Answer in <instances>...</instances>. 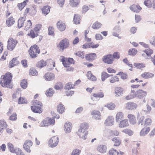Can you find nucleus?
Here are the masks:
<instances>
[{
  "instance_id": "1",
  "label": "nucleus",
  "mask_w": 155,
  "mask_h": 155,
  "mask_svg": "<svg viewBox=\"0 0 155 155\" xmlns=\"http://www.w3.org/2000/svg\"><path fill=\"white\" fill-rule=\"evenodd\" d=\"M12 77V74L10 72H7L5 74L2 75L0 82L1 85L5 87H9Z\"/></svg>"
},
{
  "instance_id": "2",
  "label": "nucleus",
  "mask_w": 155,
  "mask_h": 155,
  "mask_svg": "<svg viewBox=\"0 0 155 155\" xmlns=\"http://www.w3.org/2000/svg\"><path fill=\"white\" fill-rule=\"evenodd\" d=\"M58 119L59 116L53 117L52 118L49 117H47L43 120L40 123V126L41 127H48L50 125H54L55 124V118Z\"/></svg>"
},
{
  "instance_id": "3",
  "label": "nucleus",
  "mask_w": 155,
  "mask_h": 155,
  "mask_svg": "<svg viewBox=\"0 0 155 155\" xmlns=\"http://www.w3.org/2000/svg\"><path fill=\"white\" fill-rule=\"evenodd\" d=\"M39 48L36 45H34L31 46L28 50L29 54L31 58H36L40 53Z\"/></svg>"
},
{
  "instance_id": "4",
  "label": "nucleus",
  "mask_w": 155,
  "mask_h": 155,
  "mask_svg": "<svg viewBox=\"0 0 155 155\" xmlns=\"http://www.w3.org/2000/svg\"><path fill=\"white\" fill-rule=\"evenodd\" d=\"M69 45L70 43L68 39L65 38L60 41L58 45H57V47L60 51H63L64 49L68 48Z\"/></svg>"
},
{
  "instance_id": "5",
  "label": "nucleus",
  "mask_w": 155,
  "mask_h": 155,
  "mask_svg": "<svg viewBox=\"0 0 155 155\" xmlns=\"http://www.w3.org/2000/svg\"><path fill=\"white\" fill-rule=\"evenodd\" d=\"M7 48L9 51H12L15 48L18 43L16 40L12 38H10L7 41Z\"/></svg>"
},
{
  "instance_id": "6",
  "label": "nucleus",
  "mask_w": 155,
  "mask_h": 155,
  "mask_svg": "<svg viewBox=\"0 0 155 155\" xmlns=\"http://www.w3.org/2000/svg\"><path fill=\"white\" fill-rule=\"evenodd\" d=\"M144 119V117H141L138 121V124H141V125H143L144 126L147 127L151 125L152 120L151 118H147Z\"/></svg>"
},
{
  "instance_id": "7",
  "label": "nucleus",
  "mask_w": 155,
  "mask_h": 155,
  "mask_svg": "<svg viewBox=\"0 0 155 155\" xmlns=\"http://www.w3.org/2000/svg\"><path fill=\"white\" fill-rule=\"evenodd\" d=\"M59 142V138L57 136H54L50 139L48 142L49 146L51 147H54L57 146Z\"/></svg>"
},
{
  "instance_id": "8",
  "label": "nucleus",
  "mask_w": 155,
  "mask_h": 155,
  "mask_svg": "<svg viewBox=\"0 0 155 155\" xmlns=\"http://www.w3.org/2000/svg\"><path fill=\"white\" fill-rule=\"evenodd\" d=\"M33 144V142L31 140H27L24 142L23 145V148L26 152L30 153L31 152V147L32 146Z\"/></svg>"
},
{
  "instance_id": "9",
  "label": "nucleus",
  "mask_w": 155,
  "mask_h": 155,
  "mask_svg": "<svg viewBox=\"0 0 155 155\" xmlns=\"http://www.w3.org/2000/svg\"><path fill=\"white\" fill-rule=\"evenodd\" d=\"M102 61L105 63L111 64L113 62L114 58L111 54H108L103 56Z\"/></svg>"
},
{
  "instance_id": "10",
  "label": "nucleus",
  "mask_w": 155,
  "mask_h": 155,
  "mask_svg": "<svg viewBox=\"0 0 155 155\" xmlns=\"http://www.w3.org/2000/svg\"><path fill=\"white\" fill-rule=\"evenodd\" d=\"M137 107V104L133 102H129L127 103L126 105V108L129 110L136 109Z\"/></svg>"
},
{
  "instance_id": "11",
  "label": "nucleus",
  "mask_w": 155,
  "mask_h": 155,
  "mask_svg": "<svg viewBox=\"0 0 155 155\" xmlns=\"http://www.w3.org/2000/svg\"><path fill=\"white\" fill-rule=\"evenodd\" d=\"M104 96V93L101 90L97 93H93L91 96V99L94 101V98H102Z\"/></svg>"
},
{
  "instance_id": "12",
  "label": "nucleus",
  "mask_w": 155,
  "mask_h": 155,
  "mask_svg": "<svg viewBox=\"0 0 155 155\" xmlns=\"http://www.w3.org/2000/svg\"><path fill=\"white\" fill-rule=\"evenodd\" d=\"M129 121L131 124L134 125L137 122L135 116L132 114H129L127 116Z\"/></svg>"
},
{
  "instance_id": "13",
  "label": "nucleus",
  "mask_w": 155,
  "mask_h": 155,
  "mask_svg": "<svg viewBox=\"0 0 155 155\" xmlns=\"http://www.w3.org/2000/svg\"><path fill=\"white\" fill-rule=\"evenodd\" d=\"M77 133L80 138L85 140L88 133L87 131H84L81 130H78Z\"/></svg>"
},
{
  "instance_id": "14",
  "label": "nucleus",
  "mask_w": 155,
  "mask_h": 155,
  "mask_svg": "<svg viewBox=\"0 0 155 155\" xmlns=\"http://www.w3.org/2000/svg\"><path fill=\"white\" fill-rule=\"evenodd\" d=\"M114 123V118L112 116H109L106 119L104 122V124L106 126H111Z\"/></svg>"
},
{
  "instance_id": "15",
  "label": "nucleus",
  "mask_w": 155,
  "mask_h": 155,
  "mask_svg": "<svg viewBox=\"0 0 155 155\" xmlns=\"http://www.w3.org/2000/svg\"><path fill=\"white\" fill-rule=\"evenodd\" d=\"M31 108L32 111L35 113L41 114L43 112L42 107L31 106Z\"/></svg>"
},
{
  "instance_id": "16",
  "label": "nucleus",
  "mask_w": 155,
  "mask_h": 155,
  "mask_svg": "<svg viewBox=\"0 0 155 155\" xmlns=\"http://www.w3.org/2000/svg\"><path fill=\"white\" fill-rule=\"evenodd\" d=\"M114 146L116 147H119L121 143V139L119 137H114L112 139Z\"/></svg>"
},
{
  "instance_id": "17",
  "label": "nucleus",
  "mask_w": 155,
  "mask_h": 155,
  "mask_svg": "<svg viewBox=\"0 0 155 155\" xmlns=\"http://www.w3.org/2000/svg\"><path fill=\"white\" fill-rule=\"evenodd\" d=\"M17 58V57L14 58L10 61L8 65L9 68H12L19 64V62Z\"/></svg>"
},
{
  "instance_id": "18",
  "label": "nucleus",
  "mask_w": 155,
  "mask_h": 155,
  "mask_svg": "<svg viewBox=\"0 0 155 155\" xmlns=\"http://www.w3.org/2000/svg\"><path fill=\"white\" fill-rule=\"evenodd\" d=\"M150 128L149 127L145 126L143 128L140 132V135L143 136L147 134L150 131Z\"/></svg>"
},
{
  "instance_id": "19",
  "label": "nucleus",
  "mask_w": 155,
  "mask_h": 155,
  "mask_svg": "<svg viewBox=\"0 0 155 155\" xmlns=\"http://www.w3.org/2000/svg\"><path fill=\"white\" fill-rule=\"evenodd\" d=\"M129 124L127 119H124L120 122L119 127L120 128H125L128 127Z\"/></svg>"
},
{
  "instance_id": "20",
  "label": "nucleus",
  "mask_w": 155,
  "mask_h": 155,
  "mask_svg": "<svg viewBox=\"0 0 155 155\" xmlns=\"http://www.w3.org/2000/svg\"><path fill=\"white\" fill-rule=\"evenodd\" d=\"M57 26L58 28L60 31H64L66 29V25L65 23L61 21L58 22Z\"/></svg>"
},
{
  "instance_id": "21",
  "label": "nucleus",
  "mask_w": 155,
  "mask_h": 155,
  "mask_svg": "<svg viewBox=\"0 0 155 155\" xmlns=\"http://www.w3.org/2000/svg\"><path fill=\"white\" fill-rule=\"evenodd\" d=\"M109 80L110 83L113 84L118 82L119 81V78L116 75L111 74L110 76Z\"/></svg>"
},
{
  "instance_id": "22",
  "label": "nucleus",
  "mask_w": 155,
  "mask_h": 155,
  "mask_svg": "<svg viewBox=\"0 0 155 155\" xmlns=\"http://www.w3.org/2000/svg\"><path fill=\"white\" fill-rule=\"evenodd\" d=\"M137 97L140 99L145 97L147 95V92L141 89H139L137 91Z\"/></svg>"
},
{
  "instance_id": "23",
  "label": "nucleus",
  "mask_w": 155,
  "mask_h": 155,
  "mask_svg": "<svg viewBox=\"0 0 155 155\" xmlns=\"http://www.w3.org/2000/svg\"><path fill=\"white\" fill-rule=\"evenodd\" d=\"M38 35V33L34 30L31 29L27 34V35L30 38H36Z\"/></svg>"
},
{
  "instance_id": "24",
  "label": "nucleus",
  "mask_w": 155,
  "mask_h": 155,
  "mask_svg": "<svg viewBox=\"0 0 155 155\" xmlns=\"http://www.w3.org/2000/svg\"><path fill=\"white\" fill-rule=\"evenodd\" d=\"M123 89L120 87H116L114 89V93L115 96H120L123 93Z\"/></svg>"
},
{
  "instance_id": "25",
  "label": "nucleus",
  "mask_w": 155,
  "mask_h": 155,
  "mask_svg": "<svg viewBox=\"0 0 155 155\" xmlns=\"http://www.w3.org/2000/svg\"><path fill=\"white\" fill-rule=\"evenodd\" d=\"M71 124L70 122H66L64 125V130L66 133H70L71 130Z\"/></svg>"
},
{
  "instance_id": "26",
  "label": "nucleus",
  "mask_w": 155,
  "mask_h": 155,
  "mask_svg": "<svg viewBox=\"0 0 155 155\" xmlns=\"http://www.w3.org/2000/svg\"><path fill=\"white\" fill-rule=\"evenodd\" d=\"M130 8L132 11L136 13L139 12L141 9V7L140 6L134 4L131 5Z\"/></svg>"
},
{
  "instance_id": "27",
  "label": "nucleus",
  "mask_w": 155,
  "mask_h": 155,
  "mask_svg": "<svg viewBox=\"0 0 155 155\" xmlns=\"http://www.w3.org/2000/svg\"><path fill=\"white\" fill-rule=\"evenodd\" d=\"M154 76V74L149 72H144L141 74V77L143 78L149 79Z\"/></svg>"
},
{
  "instance_id": "28",
  "label": "nucleus",
  "mask_w": 155,
  "mask_h": 155,
  "mask_svg": "<svg viewBox=\"0 0 155 155\" xmlns=\"http://www.w3.org/2000/svg\"><path fill=\"white\" fill-rule=\"evenodd\" d=\"M15 19L12 16H11L7 18L6 21V25L8 27H10L15 23Z\"/></svg>"
},
{
  "instance_id": "29",
  "label": "nucleus",
  "mask_w": 155,
  "mask_h": 155,
  "mask_svg": "<svg viewBox=\"0 0 155 155\" xmlns=\"http://www.w3.org/2000/svg\"><path fill=\"white\" fill-rule=\"evenodd\" d=\"M96 57V54L95 53H92L87 54L85 56L86 59L89 61L94 60Z\"/></svg>"
},
{
  "instance_id": "30",
  "label": "nucleus",
  "mask_w": 155,
  "mask_h": 155,
  "mask_svg": "<svg viewBox=\"0 0 155 155\" xmlns=\"http://www.w3.org/2000/svg\"><path fill=\"white\" fill-rule=\"evenodd\" d=\"M89 127L88 123H83L80 125V128L78 130H81L84 131H87Z\"/></svg>"
},
{
  "instance_id": "31",
  "label": "nucleus",
  "mask_w": 155,
  "mask_h": 155,
  "mask_svg": "<svg viewBox=\"0 0 155 155\" xmlns=\"http://www.w3.org/2000/svg\"><path fill=\"white\" fill-rule=\"evenodd\" d=\"M124 114L121 112H118L116 115L115 120L117 122L119 121L124 118Z\"/></svg>"
},
{
  "instance_id": "32",
  "label": "nucleus",
  "mask_w": 155,
  "mask_h": 155,
  "mask_svg": "<svg viewBox=\"0 0 155 155\" xmlns=\"http://www.w3.org/2000/svg\"><path fill=\"white\" fill-rule=\"evenodd\" d=\"M87 78L90 80L93 81H96L97 80L96 77L93 75L91 72L90 71L87 72Z\"/></svg>"
},
{
  "instance_id": "33",
  "label": "nucleus",
  "mask_w": 155,
  "mask_h": 155,
  "mask_svg": "<svg viewBox=\"0 0 155 155\" xmlns=\"http://www.w3.org/2000/svg\"><path fill=\"white\" fill-rule=\"evenodd\" d=\"M45 78L47 80L51 81L54 79V75L53 73H48L45 75Z\"/></svg>"
},
{
  "instance_id": "34",
  "label": "nucleus",
  "mask_w": 155,
  "mask_h": 155,
  "mask_svg": "<svg viewBox=\"0 0 155 155\" xmlns=\"http://www.w3.org/2000/svg\"><path fill=\"white\" fill-rule=\"evenodd\" d=\"M81 20V16L78 14H75L73 18V21L74 24L77 25L79 24Z\"/></svg>"
},
{
  "instance_id": "35",
  "label": "nucleus",
  "mask_w": 155,
  "mask_h": 155,
  "mask_svg": "<svg viewBox=\"0 0 155 155\" xmlns=\"http://www.w3.org/2000/svg\"><path fill=\"white\" fill-rule=\"evenodd\" d=\"M29 75L32 76H36L38 74V73L36 70L34 68H31L29 71Z\"/></svg>"
},
{
  "instance_id": "36",
  "label": "nucleus",
  "mask_w": 155,
  "mask_h": 155,
  "mask_svg": "<svg viewBox=\"0 0 155 155\" xmlns=\"http://www.w3.org/2000/svg\"><path fill=\"white\" fill-rule=\"evenodd\" d=\"M107 147L105 145H100L97 147V150L98 151L101 153H104L106 152Z\"/></svg>"
},
{
  "instance_id": "37",
  "label": "nucleus",
  "mask_w": 155,
  "mask_h": 155,
  "mask_svg": "<svg viewBox=\"0 0 155 155\" xmlns=\"http://www.w3.org/2000/svg\"><path fill=\"white\" fill-rule=\"evenodd\" d=\"M28 2V0H25L22 3H18L17 5V6L19 9L20 11L22 10L26 5L27 2Z\"/></svg>"
},
{
  "instance_id": "38",
  "label": "nucleus",
  "mask_w": 155,
  "mask_h": 155,
  "mask_svg": "<svg viewBox=\"0 0 155 155\" xmlns=\"http://www.w3.org/2000/svg\"><path fill=\"white\" fill-rule=\"evenodd\" d=\"M65 108L64 106L61 104H58L57 107V110L60 114H62L64 111Z\"/></svg>"
},
{
  "instance_id": "39",
  "label": "nucleus",
  "mask_w": 155,
  "mask_h": 155,
  "mask_svg": "<svg viewBox=\"0 0 155 155\" xmlns=\"http://www.w3.org/2000/svg\"><path fill=\"white\" fill-rule=\"evenodd\" d=\"M34 9L33 8H27L24 12V17L23 18H25L28 13L30 14H32Z\"/></svg>"
},
{
  "instance_id": "40",
  "label": "nucleus",
  "mask_w": 155,
  "mask_h": 155,
  "mask_svg": "<svg viewBox=\"0 0 155 155\" xmlns=\"http://www.w3.org/2000/svg\"><path fill=\"white\" fill-rule=\"evenodd\" d=\"M46 64V62L44 60H42L38 62L36 66L37 67L41 68L45 66Z\"/></svg>"
},
{
  "instance_id": "41",
  "label": "nucleus",
  "mask_w": 155,
  "mask_h": 155,
  "mask_svg": "<svg viewBox=\"0 0 155 155\" xmlns=\"http://www.w3.org/2000/svg\"><path fill=\"white\" fill-rule=\"evenodd\" d=\"M20 84L21 87L23 89H26L28 84L27 80L25 79H23L21 80Z\"/></svg>"
},
{
  "instance_id": "42",
  "label": "nucleus",
  "mask_w": 155,
  "mask_h": 155,
  "mask_svg": "<svg viewBox=\"0 0 155 155\" xmlns=\"http://www.w3.org/2000/svg\"><path fill=\"white\" fill-rule=\"evenodd\" d=\"M101 23L97 21L92 25L91 27L94 29H98L101 27Z\"/></svg>"
},
{
  "instance_id": "43",
  "label": "nucleus",
  "mask_w": 155,
  "mask_h": 155,
  "mask_svg": "<svg viewBox=\"0 0 155 155\" xmlns=\"http://www.w3.org/2000/svg\"><path fill=\"white\" fill-rule=\"evenodd\" d=\"M18 104H27L28 102L27 99L24 97H20L18 99Z\"/></svg>"
},
{
  "instance_id": "44",
  "label": "nucleus",
  "mask_w": 155,
  "mask_h": 155,
  "mask_svg": "<svg viewBox=\"0 0 155 155\" xmlns=\"http://www.w3.org/2000/svg\"><path fill=\"white\" fill-rule=\"evenodd\" d=\"M32 24L31 21L30 20L27 21L25 24V29L28 30L32 28Z\"/></svg>"
},
{
  "instance_id": "45",
  "label": "nucleus",
  "mask_w": 155,
  "mask_h": 155,
  "mask_svg": "<svg viewBox=\"0 0 155 155\" xmlns=\"http://www.w3.org/2000/svg\"><path fill=\"white\" fill-rule=\"evenodd\" d=\"M50 8L48 6H44L42 9V13L45 15H47L50 12Z\"/></svg>"
},
{
  "instance_id": "46",
  "label": "nucleus",
  "mask_w": 155,
  "mask_h": 155,
  "mask_svg": "<svg viewBox=\"0 0 155 155\" xmlns=\"http://www.w3.org/2000/svg\"><path fill=\"white\" fill-rule=\"evenodd\" d=\"M24 18H20L18 20V26L19 28H20L22 27L24 24V21L25 19Z\"/></svg>"
},
{
  "instance_id": "47",
  "label": "nucleus",
  "mask_w": 155,
  "mask_h": 155,
  "mask_svg": "<svg viewBox=\"0 0 155 155\" xmlns=\"http://www.w3.org/2000/svg\"><path fill=\"white\" fill-rule=\"evenodd\" d=\"M134 66L137 69H142L145 67V64L143 63H134Z\"/></svg>"
},
{
  "instance_id": "48",
  "label": "nucleus",
  "mask_w": 155,
  "mask_h": 155,
  "mask_svg": "<svg viewBox=\"0 0 155 155\" xmlns=\"http://www.w3.org/2000/svg\"><path fill=\"white\" fill-rule=\"evenodd\" d=\"M137 50L134 48L130 49L128 51V54L129 55L134 56L137 53Z\"/></svg>"
},
{
  "instance_id": "49",
  "label": "nucleus",
  "mask_w": 155,
  "mask_h": 155,
  "mask_svg": "<svg viewBox=\"0 0 155 155\" xmlns=\"http://www.w3.org/2000/svg\"><path fill=\"white\" fill-rule=\"evenodd\" d=\"M8 149L12 153H15L16 149H15L14 145L11 143H8L7 144Z\"/></svg>"
},
{
  "instance_id": "50",
  "label": "nucleus",
  "mask_w": 155,
  "mask_h": 155,
  "mask_svg": "<svg viewBox=\"0 0 155 155\" xmlns=\"http://www.w3.org/2000/svg\"><path fill=\"white\" fill-rule=\"evenodd\" d=\"M119 152L113 148L111 149L109 151V155H118Z\"/></svg>"
},
{
  "instance_id": "51",
  "label": "nucleus",
  "mask_w": 155,
  "mask_h": 155,
  "mask_svg": "<svg viewBox=\"0 0 155 155\" xmlns=\"http://www.w3.org/2000/svg\"><path fill=\"white\" fill-rule=\"evenodd\" d=\"M42 27V26L41 24H38L35 25L34 30L38 33L39 31L41 29Z\"/></svg>"
},
{
  "instance_id": "52",
  "label": "nucleus",
  "mask_w": 155,
  "mask_h": 155,
  "mask_svg": "<svg viewBox=\"0 0 155 155\" xmlns=\"http://www.w3.org/2000/svg\"><path fill=\"white\" fill-rule=\"evenodd\" d=\"M144 5L149 8H151L153 5V2L151 0H146L144 2Z\"/></svg>"
},
{
  "instance_id": "53",
  "label": "nucleus",
  "mask_w": 155,
  "mask_h": 155,
  "mask_svg": "<svg viewBox=\"0 0 155 155\" xmlns=\"http://www.w3.org/2000/svg\"><path fill=\"white\" fill-rule=\"evenodd\" d=\"M54 28L52 26H49L48 28V34L49 35H54Z\"/></svg>"
},
{
  "instance_id": "54",
  "label": "nucleus",
  "mask_w": 155,
  "mask_h": 155,
  "mask_svg": "<svg viewBox=\"0 0 155 155\" xmlns=\"http://www.w3.org/2000/svg\"><path fill=\"white\" fill-rule=\"evenodd\" d=\"M75 85L72 84L71 82H68L66 84L64 89H65L69 90L74 88Z\"/></svg>"
},
{
  "instance_id": "55",
  "label": "nucleus",
  "mask_w": 155,
  "mask_h": 155,
  "mask_svg": "<svg viewBox=\"0 0 155 155\" xmlns=\"http://www.w3.org/2000/svg\"><path fill=\"white\" fill-rule=\"evenodd\" d=\"M105 106L107 107L110 110H113L115 107V105L112 103L107 104Z\"/></svg>"
},
{
  "instance_id": "56",
  "label": "nucleus",
  "mask_w": 155,
  "mask_h": 155,
  "mask_svg": "<svg viewBox=\"0 0 155 155\" xmlns=\"http://www.w3.org/2000/svg\"><path fill=\"white\" fill-rule=\"evenodd\" d=\"M110 75L105 72H103L101 73V80L102 81H104L106 79L109 77Z\"/></svg>"
},
{
  "instance_id": "57",
  "label": "nucleus",
  "mask_w": 155,
  "mask_h": 155,
  "mask_svg": "<svg viewBox=\"0 0 155 155\" xmlns=\"http://www.w3.org/2000/svg\"><path fill=\"white\" fill-rule=\"evenodd\" d=\"M54 93V91L52 88H49L47 90L46 94L48 97H51Z\"/></svg>"
},
{
  "instance_id": "58",
  "label": "nucleus",
  "mask_w": 155,
  "mask_h": 155,
  "mask_svg": "<svg viewBox=\"0 0 155 155\" xmlns=\"http://www.w3.org/2000/svg\"><path fill=\"white\" fill-rule=\"evenodd\" d=\"M70 3L72 6L75 7L79 4L80 0H70Z\"/></svg>"
},
{
  "instance_id": "59",
  "label": "nucleus",
  "mask_w": 155,
  "mask_h": 155,
  "mask_svg": "<svg viewBox=\"0 0 155 155\" xmlns=\"http://www.w3.org/2000/svg\"><path fill=\"white\" fill-rule=\"evenodd\" d=\"M33 105L32 106H37L40 107H43V104L40 101L35 100L33 101Z\"/></svg>"
},
{
  "instance_id": "60",
  "label": "nucleus",
  "mask_w": 155,
  "mask_h": 155,
  "mask_svg": "<svg viewBox=\"0 0 155 155\" xmlns=\"http://www.w3.org/2000/svg\"><path fill=\"white\" fill-rule=\"evenodd\" d=\"M7 127V124L6 123L4 120H0V128L1 129L3 130L4 128Z\"/></svg>"
},
{
  "instance_id": "61",
  "label": "nucleus",
  "mask_w": 155,
  "mask_h": 155,
  "mask_svg": "<svg viewBox=\"0 0 155 155\" xmlns=\"http://www.w3.org/2000/svg\"><path fill=\"white\" fill-rule=\"evenodd\" d=\"M122 132L130 136L132 135L133 134V132L129 129H125L122 131Z\"/></svg>"
},
{
  "instance_id": "62",
  "label": "nucleus",
  "mask_w": 155,
  "mask_h": 155,
  "mask_svg": "<svg viewBox=\"0 0 155 155\" xmlns=\"http://www.w3.org/2000/svg\"><path fill=\"white\" fill-rule=\"evenodd\" d=\"M81 153V150L78 149L73 150L71 153V155H79Z\"/></svg>"
},
{
  "instance_id": "63",
  "label": "nucleus",
  "mask_w": 155,
  "mask_h": 155,
  "mask_svg": "<svg viewBox=\"0 0 155 155\" xmlns=\"http://www.w3.org/2000/svg\"><path fill=\"white\" fill-rule=\"evenodd\" d=\"M63 84L61 82H58L55 86L54 88L56 90H59L63 88Z\"/></svg>"
},
{
  "instance_id": "64",
  "label": "nucleus",
  "mask_w": 155,
  "mask_h": 155,
  "mask_svg": "<svg viewBox=\"0 0 155 155\" xmlns=\"http://www.w3.org/2000/svg\"><path fill=\"white\" fill-rule=\"evenodd\" d=\"M143 51L148 56H150L153 53V51L150 48L144 50Z\"/></svg>"
}]
</instances>
